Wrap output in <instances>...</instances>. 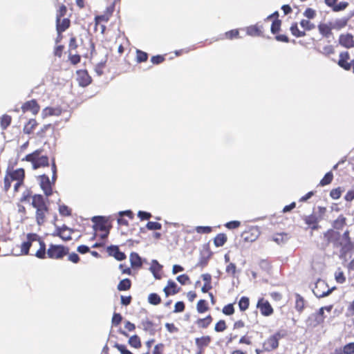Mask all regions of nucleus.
I'll use <instances>...</instances> for the list:
<instances>
[{"mask_svg": "<svg viewBox=\"0 0 354 354\" xmlns=\"http://www.w3.org/2000/svg\"><path fill=\"white\" fill-rule=\"evenodd\" d=\"M27 241L21 244V255L29 254L31 247H36L37 249L30 255L35 256L39 259H46V245L41 237L35 233H28L26 236Z\"/></svg>", "mask_w": 354, "mask_h": 354, "instance_id": "f257e3e1", "label": "nucleus"}, {"mask_svg": "<svg viewBox=\"0 0 354 354\" xmlns=\"http://www.w3.org/2000/svg\"><path fill=\"white\" fill-rule=\"evenodd\" d=\"M26 171L24 168L8 167L3 178V191L8 192L13 183L14 192H19V189L24 185Z\"/></svg>", "mask_w": 354, "mask_h": 354, "instance_id": "f03ea898", "label": "nucleus"}, {"mask_svg": "<svg viewBox=\"0 0 354 354\" xmlns=\"http://www.w3.org/2000/svg\"><path fill=\"white\" fill-rule=\"evenodd\" d=\"M31 205L35 209V220L39 225H42L46 221L50 214V201L48 198L39 194L33 195Z\"/></svg>", "mask_w": 354, "mask_h": 354, "instance_id": "7ed1b4c3", "label": "nucleus"}, {"mask_svg": "<svg viewBox=\"0 0 354 354\" xmlns=\"http://www.w3.org/2000/svg\"><path fill=\"white\" fill-rule=\"evenodd\" d=\"M43 149H37L27 154L22 158V161L30 162L32 169L45 168L50 165L49 157L46 154H43Z\"/></svg>", "mask_w": 354, "mask_h": 354, "instance_id": "20e7f679", "label": "nucleus"}, {"mask_svg": "<svg viewBox=\"0 0 354 354\" xmlns=\"http://www.w3.org/2000/svg\"><path fill=\"white\" fill-rule=\"evenodd\" d=\"M69 252V249L63 245L50 244L46 251V259H62Z\"/></svg>", "mask_w": 354, "mask_h": 354, "instance_id": "39448f33", "label": "nucleus"}, {"mask_svg": "<svg viewBox=\"0 0 354 354\" xmlns=\"http://www.w3.org/2000/svg\"><path fill=\"white\" fill-rule=\"evenodd\" d=\"M283 337L280 332L268 337L262 344L263 351L266 352H271L276 350L279 345V339Z\"/></svg>", "mask_w": 354, "mask_h": 354, "instance_id": "423d86ee", "label": "nucleus"}, {"mask_svg": "<svg viewBox=\"0 0 354 354\" xmlns=\"http://www.w3.org/2000/svg\"><path fill=\"white\" fill-rule=\"evenodd\" d=\"M37 180L39 181L40 188L44 192L45 196L46 198L50 196L53 193V187L54 185V183H51L49 177L46 174L37 176Z\"/></svg>", "mask_w": 354, "mask_h": 354, "instance_id": "0eeeda50", "label": "nucleus"}, {"mask_svg": "<svg viewBox=\"0 0 354 354\" xmlns=\"http://www.w3.org/2000/svg\"><path fill=\"white\" fill-rule=\"evenodd\" d=\"M92 221L95 223V230L104 232V234H102L101 236L102 239L106 238L109 233L107 220L102 216H95L92 218Z\"/></svg>", "mask_w": 354, "mask_h": 354, "instance_id": "6e6552de", "label": "nucleus"}, {"mask_svg": "<svg viewBox=\"0 0 354 354\" xmlns=\"http://www.w3.org/2000/svg\"><path fill=\"white\" fill-rule=\"evenodd\" d=\"M332 290L333 289H330L324 280L319 279L315 283L313 293L317 297L322 298L328 295Z\"/></svg>", "mask_w": 354, "mask_h": 354, "instance_id": "1a4fd4ad", "label": "nucleus"}, {"mask_svg": "<svg viewBox=\"0 0 354 354\" xmlns=\"http://www.w3.org/2000/svg\"><path fill=\"white\" fill-rule=\"evenodd\" d=\"M281 21L279 19H275L271 25L270 31L272 34L276 35L275 39L280 42L288 43L289 38L286 35L278 34L281 29Z\"/></svg>", "mask_w": 354, "mask_h": 354, "instance_id": "9d476101", "label": "nucleus"}, {"mask_svg": "<svg viewBox=\"0 0 354 354\" xmlns=\"http://www.w3.org/2000/svg\"><path fill=\"white\" fill-rule=\"evenodd\" d=\"M260 235V231L256 226H252L246 229L241 234V238L245 242H253Z\"/></svg>", "mask_w": 354, "mask_h": 354, "instance_id": "9b49d317", "label": "nucleus"}, {"mask_svg": "<svg viewBox=\"0 0 354 354\" xmlns=\"http://www.w3.org/2000/svg\"><path fill=\"white\" fill-rule=\"evenodd\" d=\"M77 82L80 86L86 87L91 84L92 78L88 74L87 70L80 69L76 71Z\"/></svg>", "mask_w": 354, "mask_h": 354, "instance_id": "f8f14e48", "label": "nucleus"}, {"mask_svg": "<svg viewBox=\"0 0 354 354\" xmlns=\"http://www.w3.org/2000/svg\"><path fill=\"white\" fill-rule=\"evenodd\" d=\"M257 308L259 309L261 314L268 317L272 315L274 310L268 300L264 298H260L257 304Z\"/></svg>", "mask_w": 354, "mask_h": 354, "instance_id": "ddd939ff", "label": "nucleus"}, {"mask_svg": "<svg viewBox=\"0 0 354 354\" xmlns=\"http://www.w3.org/2000/svg\"><path fill=\"white\" fill-rule=\"evenodd\" d=\"M23 113L31 112L33 115H37L40 110V106L37 100L33 99L24 102L21 107Z\"/></svg>", "mask_w": 354, "mask_h": 354, "instance_id": "4468645a", "label": "nucleus"}, {"mask_svg": "<svg viewBox=\"0 0 354 354\" xmlns=\"http://www.w3.org/2000/svg\"><path fill=\"white\" fill-rule=\"evenodd\" d=\"M73 233V230L64 225L62 227H57L53 235L57 236L64 241H70L72 239Z\"/></svg>", "mask_w": 354, "mask_h": 354, "instance_id": "2eb2a0df", "label": "nucleus"}, {"mask_svg": "<svg viewBox=\"0 0 354 354\" xmlns=\"http://www.w3.org/2000/svg\"><path fill=\"white\" fill-rule=\"evenodd\" d=\"M212 340V339L209 335H203L195 338V344L201 353L204 352L205 348L210 344Z\"/></svg>", "mask_w": 354, "mask_h": 354, "instance_id": "dca6fc26", "label": "nucleus"}, {"mask_svg": "<svg viewBox=\"0 0 354 354\" xmlns=\"http://www.w3.org/2000/svg\"><path fill=\"white\" fill-rule=\"evenodd\" d=\"M71 26V21L68 18L57 19H56V30L62 39V33L67 30Z\"/></svg>", "mask_w": 354, "mask_h": 354, "instance_id": "f3484780", "label": "nucleus"}, {"mask_svg": "<svg viewBox=\"0 0 354 354\" xmlns=\"http://www.w3.org/2000/svg\"><path fill=\"white\" fill-rule=\"evenodd\" d=\"M180 290V288L178 287L177 284L172 280H169L167 286L163 289L166 297L176 295L178 293Z\"/></svg>", "mask_w": 354, "mask_h": 354, "instance_id": "a211bd4d", "label": "nucleus"}, {"mask_svg": "<svg viewBox=\"0 0 354 354\" xmlns=\"http://www.w3.org/2000/svg\"><path fill=\"white\" fill-rule=\"evenodd\" d=\"M107 252L110 256L113 257L118 261H122L126 259V255L121 252L117 245H111L107 248Z\"/></svg>", "mask_w": 354, "mask_h": 354, "instance_id": "6ab92c4d", "label": "nucleus"}, {"mask_svg": "<svg viewBox=\"0 0 354 354\" xmlns=\"http://www.w3.org/2000/svg\"><path fill=\"white\" fill-rule=\"evenodd\" d=\"M350 59L349 53L347 51H344L340 53L339 59L338 61V65L344 68V70L348 71L351 68V63L348 62Z\"/></svg>", "mask_w": 354, "mask_h": 354, "instance_id": "aec40b11", "label": "nucleus"}, {"mask_svg": "<svg viewBox=\"0 0 354 354\" xmlns=\"http://www.w3.org/2000/svg\"><path fill=\"white\" fill-rule=\"evenodd\" d=\"M109 19L110 17H109L104 12L102 15L95 16L94 30L97 32L98 30V26H100L101 32L104 33L106 26L104 25H101L100 24L101 22L106 23Z\"/></svg>", "mask_w": 354, "mask_h": 354, "instance_id": "412c9836", "label": "nucleus"}, {"mask_svg": "<svg viewBox=\"0 0 354 354\" xmlns=\"http://www.w3.org/2000/svg\"><path fill=\"white\" fill-rule=\"evenodd\" d=\"M246 32L248 35L252 37L262 36L263 33V27L262 25H260L259 24L250 26L247 27Z\"/></svg>", "mask_w": 354, "mask_h": 354, "instance_id": "4be33fe9", "label": "nucleus"}, {"mask_svg": "<svg viewBox=\"0 0 354 354\" xmlns=\"http://www.w3.org/2000/svg\"><path fill=\"white\" fill-rule=\"evenodd\" d=\"M305 223L313 230H317L319 227L318 224V218L315 214L306 216L304 218Z\"/></svg>", "mask_w": 354, "mask_h": 354, "instance_id": "5701e85b", "label": "nucleus"}, {"mask_svg": "<svg viewBox=\"0 0 354 354\" xmlns=\"http://www.w3.org/2000/svg\"><path fill=\"white\" fill-rule=\"evenodd\" d=\"M212 322H213V317L209 314V315H207L205 317L198 318L196 320L195 324H196L198 328H202V329H205V328H207L211 325Z\"/></svg>", "mask_w": 354, "mask_h": 354, "instance_id": "b1692460", "label": "nucleus"}, {"mask_svg": "<svg viewBox=\"0 0 354 354\" xmlns=\"http://www.w3.org/2000/svg\"><path fill=\"white\" fill-rule=\"evenodd\" d=\"M337 0H325L326 4L332 8L333 11L338 12L344 10L348 6V3L340 2L337 3Z\"/></svg>", "mask_w": 354, "mask_h": 354, "instance_id": "393cba45", "label": "nucleus"}, {"mask_svg": "<svg viewBox=\"0 0 354 354\" xmlns=\"http://www.w3.org/2000/svg\"><path fill=\"white\" fill-rule=\"evenodd\" d=\"M339 42L346 48H351L354 46L353 37L351 34L341 35L339 38Z\"/></svg>", "mask_w": 354, "mask_h": 354, "instance_id": "a878e982", "label": "nucleus"}, {"mask_svg": "<svg viewBox=\"0 0 354 354\" xmlns=\"http://www.w3.org/2000/svg\"><path fill=\"white\" fill-rule=\"evenodd\" d=\"M62 110L59 106L57 107H51L47 106L44 108L42 111V115L44 118L49 117V116H59L62 114Z\"/></svg>", "mask_w": 354, "mask_h": 354, "instance_id": "bb28decb", "label": "nucleus"}, {"mask_svg": "<svg viewBox=\"0 0 354 354\" xmlns=\"http://www.w3.org/2000/svg\"><path fill=\"white\" fill-rule=\"evenodd\" d=\"M38 125L35 119H30L28 122L24 125L23 131L25 134H31Z\"/></svg>", "mask_w": 354, "mask_h": 354, "instance_id": "cd10ccee", "label": "nucleus"}, {"mask_svg": "<svg viewBox=\"0 0 354 354\" xmlns=\"http://www.w3.org/2000/svg\"><path fill=\"white\" fill-rule=\"evenodd\" d=\"M227 241V236L224 233L218 234L214 239V244L216 247L223 246Z\"/></svg>", "mask_w": 354, "mask_h": 354, "instance_id": "c85d7f7f", "label": "nucleus"}, {"mask_svg": "<svg viewBox=\"0 0 354 354\" xmlns=\"http://www.w3.org/2000/svg\"><path fill=\"white\" fill-rule=\"evenodd\" d=\"M340 244L345 250H348L351 248L352 243L349 237V232L348 231H346L343 234Z\"/></svg>", "mask_w": 354, "mask_h": 354, "instance_id": "c756f323", "label": "nucleus"}, {"mask_svg": "<svg viewBox=\"0 0 354 354\" xmlns=\"http://www.w3.org/2000/svg\"><path fill=\"white\" fill-rule=\"evenodd\" d=\"M239 29H232L225 32L221 37V39H229L232 40L234 39L239 38Z\"/></svg>", "mask_w": 354, "mask_h": 354, "instance_id": "7c9ffc66", "label": "nucleus"}, {"mask_svg": "<svg viewBox=\"0 0 354 354\" xmlns=\"http://www.w3.org/2000/svg\"><path fill=\"white\" fill-rule=\"evenodd\" d=\"M290 30L293 36L295 37H303L306 36V32L304 30H300L298 28V24L297 22H293L290 28Z\"/></svg>", "mask_w": 354, "mask_h": 354, "instance_id": "2f4dec72", "label": "nucleus"}, {"mask_svg": "<svg viewBox=\"0 0 354 354\" xmlns=\"http://www.w3.org/2000/svg\"><path fill=\"white\" fill-rule=\"evenodd\" d=\"M196 310L199 314H203L209 310L208 303L205 299H200L196 304Z\"/></svg>", "mask_w": 354, "mask_h": 354, "instance_id": "473e14b6", "label": "nucleus"}, {"mask_svg": "<svg viewBox=\"0 0 354 354\" xmlns=\"http://www.w3.org/2000/svg\"><path fill=\"white\" fill-rule=\"evenodd\" d=\"M130 261L132 268H140L142 264L140 257L136 252L130 254Z\"/></svg>", "mask_w": 354, "mask_h": 354, "instance_id": "72a5a7b5", "label": "nucleus"}, {"mask_svg": "<svg viewBox=\"0 0 354 354\" xmlns=\"http://www.w3.org/2000/svg\"><path fill=\"white\" fill-rule=\"evenodd\" d=\"M12 118L8 114H3L0 117V127L2 130H6L12 122Z\"/></svg>", "mask_w": 354, "mask_h": 354, "instance_id": "f704fd0d", "label": "nucleus"}, {"mask_svg": "<svg viewBox=\"0 0 354 354\" xmlns=\"http://www.w3.org/2000/svg\"><path fill=\"white\" fill-rule=\"evenodd\" d=\"M289 239V235L287 233H277L273 237L272 240L277 244H281L286 243Z\"/></svg>", "mask_w": 354, "mask_h": 354, "instance_id": "c9c22d12", "label": "nucleus"}, {"mask_svg": "<svg viewBox=\"0 0 354 354\" xmlns=\"http://www.w3.org/2000/svg\"><path fill=\"white\" fill-rule=\"evenodd\" d=\"M95 51V44L91 38H88V41L86 46V52L84 54L86 58L91 57Z\"/></svg>", "mask_w": 354, "mask_h": 354, "instance_id": "e433bc0d", "label": "nucleus"}, {"mask_svg": "<svg viewBox=\"0 0 354 354\" xmlns=\"http://www.w3.org/2000/svg\"><path fill=\"white\" fill-rule=\"evenodd\" d=\"M318 29L320 34L326 37H328L332 33L331 28L326 24H319Z\"/></svg>", "mask_w": 354, "mask_h": 354, "instance_id": "4c0bfd02", "label": "nucleus"}, {"mask_svg": "<svg viewBox=\"0 0 354 354\" xmlns=\"http://www.w3.org/2000/svg\"><path fill=\"white\" fill-rule=\"evenodd\" d=\"M143 329L145 331L149 332L151 334H153L155 331L154 324L152 321L147 319L143 320L141 323Z\"/></svg>", "mask_w": 354, "mask_h": 354, "instance_id": "58836bf2", "label": "nucleus"}, {"mask_svg": "<svg viewBox=\"0 0 354 354\" xmlns=\"http://www.w3.org/2000/svg\"><path fill=\"white\" fill-rule=\"evenodd\" d=\"M33 195L34 194H32V192L30 189H27L22 193L19 198V201L21 203H28L31 200L32 202Z\"/></svg>", "mask_w": 354, "mask_h": 354, "instance_id": "ea45409f", "label": "nucleus"}, {"mask_svg": "<svg viewBox=\"0 0 354 354\" xmlns=\"http://www.w3.org/2000/svg\"><path fill=\"white\" fill-rule=\"evenodd\" d=\"M111 4L106 8L104 13L111 18L113 12L115 11V6L117 4H120V0H109Z\"/></svg>", "mask_w": 354, "mask_h": 354, "instance_id": "a19ab883", "label": "nucleus"}, {"mask_svg": "<svg viewBox=\"0 0 354 354\" xmlns=\"http://www.w3.org/2000/svg\"><path fill=\"white\" fill-rule=\"evenodd\" d=\"M295 297V308L298 312H301L305 306L304 299L299 294H297Z\"/></svg>", "mask_w": 354, "mask_h": 354, "instance_id": "79ce46f5", "label": "nucleus"}, {"mask_svg": "<svg viewBox=\"0 0 354 354\" xmlns=\"http://www.w3.org/2000/svg\"><path fill=\"white\" fill-rule=\"evenodd\" d=\"M129 344L135 348H140L142 346L140 337L137 335H134L129 337Z\"/></svg>", "mask_w": 354, "mask_h": 354, "instance_id": "37998d69", "label": "nucleus"}, {"mask_svg": "<svg viewBox=\"0 0 354 354\" xmlns=\"http://www.w3.org/2000/svg\"><path fill=\"white\" fill-rule=\"evenodd\" d=\"M148 59V54L141 50H136V60L138 63L145 62Z\"/></svg>", "mask_w": 354, "mask_h": 354, "instance_id": "c03bdc74", "label": "nucleus"}, {"mask_svg": "<svg viewBox=\"0 0 354 354\" xmlns=\"http://www.w3.org/2000/svg\"><path fill=\"white\" fill-rule=\"evenodd\" d=\"M250 299L247 297H242L239 301V307L241 311H245L249 308Z\"/></svg>", "mask_w": 354, "mask_h": 354, "instance_id": "a18cd8bd", "label": "nucleus"}, {"mask_svg": "<svg viewBox=\"0 0 354 354\" xmlns=\"http://www.w3.org/2000/svg\"><path fill=\"white\" fill-rule=\"evenodd\" d=\"M131 286V280L129 279H124L120 281V283L118 285V289L120 291L127 290L130 289Z\"/></svg>", "mask_w": 354, "mask_h": 354, "instance_id": "49530a36", "label": "nucleus"}, {"mask_svg": "<svg viewBox=\"0 0 354 354\" xmlns=\"http://www.w3.org/2000/svg\"><path fill=\"white\" fill-rule=\"evenodd\" d=\"M161 301V298L157 293H151L148 296V302L152 305H158Z\"/></svg>", "mask_w": 354, "mask_h": 354, "instance_id": "de8ad7c7", "label": "nucleus"}, {"mask_svg": "<svg viewBox=\"0 0 354 354\" xmlns=\"http://www.w3.org/2000/svg\"><path fill=\"white\" fill-rule=\"evenodd\" d=\"M333 179V174L331 171L326 173L323 178L320 180L319 185L321 186H325L329 185Z\"/></svg>", "mask_w": 354, "mask_h": 354, "instance_id": "09e8293b", "label": "nucleus"}, {"mask_svg": "<svg viewBox=\"0 0 354 354\" xmlns=\"http://www.w3.org/2000/svg\"><path fill=\"white\" fill-rule=\"evenodd\" d=\"M300 25L305 32L310 31L315 28V24L308 19H302L300 21Z\"/></svg>", "mask_w": 354, "mask_h": 354, "instance_id": "8fccbe9b", "label": "nucleus"}, {"mask_svg": "<svg viewBox=\"0 0 354 354\" xmlns=\"http://www.w3.org/2000/svg\"><path fill=\"white\" fill-rule=\"evenodd\" d=\"M225 272L232 277H234L236 273V266L234 263H229L225 268Z\"/></svg>", "mask_w": 354, "mask_h": 354, "instance_id": "3c124183", "label": "nucleus"}, {"mask_svg": "<svg viewBox=\"0 0 354 354\" xmlns=\"http://www.w3.org/2000/svg\"><path fill=\"white\" fill-rule=\"evenodd\" d=\"M227 328V324L225 320L221 319L217 322L214 326V330L217 333H221L225 330Z\"/></svg>", "mask_w": 354, "mask_h": 354, "instance_id": "603ef678", "label": "nucleus"}, {"mask_svg": "<svg viewBox=\"0 0 354 354\" xmlns=\"http://www.w3.org/2000/svg\"><path fill=\"white\" fill-rule=\"evenodd\" d=\"M342 354H354V342L348 343L341 347Z\"/></svg>", "mask_w": 354, "mask_h": 354, "instance_id": "864d4df0", "label": "nucleus"}, {"mask_svg": "<svg viewBox=\"0 0 354 354\" xmlns=\"http://www.w3.org/2000/svg\"><path fill=\"white\" fill-rule=\"evenodd\" d=\"M68 61L73 65H77L81 61V56L78 54H72L68 52Z\"/></svg>", "mask_w": 354, "mask_h": 354, "instance_id": "5fc2aeb1", "label": "nucleus"}, {"mask_svg": "<svg viewBox=\"0 0 354 354\" xmlns=\"http://www.w3.org/2000/svg\"><path fill=\"white\" fill-rule=\"evenodd\" d=\"M66 6L64 4L60 5L56 12V19L62 18L66 15Z\"/></svg>", "mask_w": 354, "mask_h": 354, "instance_id": "6e6d98bb", "label": "nucleus"}, {"mask_svg": "<svg viewBox=\"0 0 354 354\" xmlns=\"http://www.w3.org/2000/svg\"><path fill=\"white\" fill-rule=\"evenodd\" d=\"M59 212L63 216H69L71 215V209L66 205H59Z\"/></svg>", "mask_w": 354, "mask_h": 354, "instance_id": "4d7b16f0", "label": "nucleus"}, {"mask_svg": "<svg viewBox=\"0 0 354 354\" xmlns=\"http://www.w3.org/2000/svg\"><path fill=\"white\" fill-rule=\"evenodd\" d=\"M195 230L198 234H209L212 232V227L209 226H197Z\"/></svg>", "mask_w": 354, "mask_h": 354, "instance_id": "13d9d810", "label": "nucleus"}, {"mask_svg": "<svg viewBox=\"0 0 354 354\" xmlns=\"http://www.w3.org/2000/svg\"><path fill=\"white\" fill-rule=\"evenodd\" d=\"M146 227L149 230H158L162 228V225L158 222L149 221L146 225Z\"/></svg>", "mask_w": 354, "mask_h": 354, "instance_id": "bf43d9fd", "label": "nucleus"}, {"mask_svg": "<svg viewBox=\"0 0 354 354\" xmlns=\"http://www.w3.org/2000/svg\"><path fill=\"white\" fill-rule=\"evenodd\" d=\"M222 312L225 315H232L234 313V308L232 304H229L226 306H225L223 309Z\"/></svg>", "mask_w": 354, "mask_h": 354, "instance_id": "052dcab7", "label": "nucleus"}, {"mask_svg": "<svg viewBox=\"0 0 354 354\" xmlns=\"http://www.w3.org/2000/svg\"><path fill=\"white\" fill-rule=\"evenodd\" d=\"M335 280L337 283H342L346 281V278L341 269H338L335 273Z\"/></svg>", "mask_w": 354, "mask_h": 354, "instance_id": "680f3d73", "label": "nucleus"}, {"mask_svg": "<svg viewBox=\"0 0 354 354\" xmlns=\"http://www.w3.org/2000/svg\"><path fill=\"white\" fill-rule=\"evenodd\" d=\"M165 56L161 55H154L151 57V62H152L153 64L156 65L162 63L163 62H165Z\"/></svg>", "mask_w": 354, "mask_h": 354, "instance_id": "e2e57ef3", "label": "nucleus"}, {"mask_svg": "<svg viewBox=\"0 0 354 354\" xmlns=\"http://www.w3.org/2000/svg\"><path fill=\"white\" fill-rule=\"evenodd\" d=\"M156 266H153L151 268V270L155 277L156 279H160V276L158 275V272L161 270L162 266L158 263L157 261H154Z\"/></svg>", "mask_w": 354, "mask_h": 354, "instance_id": "0e129e2a", "label": "nucleus"}, {"mask_svg": "<svg viewBox=\"0 0 354 354\" xmlns=\"http://www.w3.org/2000/svg\"><path fill=\"white\" fill-rule=\"evenodd\" d=\"M176 279L182 285H185L190 283V279L186 274H183L178 276Z\"/></svg>", "mask_w": 354, "mask_h": 354, "instance_id": "69168bd1", "label": "nucleus"}, {"mask_svg": "<svg viewBox=\"0 0 354 354\" xmlns=\"http://www.w3.org/2000/svg\"><path fill=\"white\" fill-rule=\"evenodd\" d=\"M77 46L78 45L77 43L76 37L75 36H72L69 40L68 52H71L72 50H76Z\"/></svg>", "mask_w": 354, "mask_h": 354, "instance_id": "338daca9", "label": "nucleus"}, {"mask_svg": "<svg viewBox=\"0 0 354 354\" xmlns=\"http://www.w3.org/2000/svg\"><path fill=\"white\" fill-rule=\"evenodd\" d=\"M114 346L121 353V354H133L123 344L116 343Z\"/></svg>", "mask_w": 354, "mask_h": 354, "instance_id": "774afa93", "label": "nucleus"}]
</instances>
